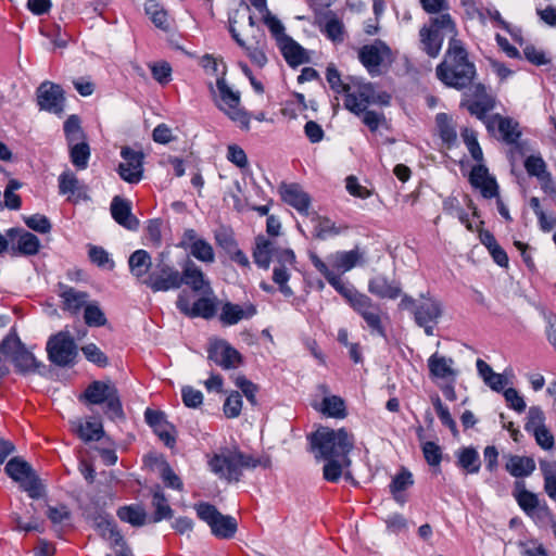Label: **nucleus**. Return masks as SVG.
Masks as SVG:
<instances>
[{
	"instance_id": "obj_15",
	"label": "nucleus",
	"mask_w": 556,
	"mask_h": 556,
	"mask_svg": "<svg viewBox=\"0 0 556 556\" xmlns=\"http://www.w3.org/2000/svg\"><path fill=\"white\" fill-rule=\"evenodd\" d=\"M442 315L441 304L432 299L421 296L418 305L414 308V318L419 327L425 329L428 336L433 334L434 325Z\"/></svg>"
},
{
	"instance_id": "obj_53",
	"label": "nucleus",
	"mask_w": 556,
	"mask_h": 556,
	"mask_svg": "<svg viewBox=\"0 0 556 556\" xmlns=\"http://www.w3.org/2000/svg\"><path fill=\"white\" fill-rule=\"evenodd\" d=\"M81 351L89 362L100 367H105L109 363L105 354L93 343L83 346Z\"/></svg>"
},
{
	"instance_id": "obj_21",
	"label": "nucleus",
	"mask_w": 556,
	"mask_h": 556,
	"mask_svg": "<svg viewBox=\"0 0 556 556\" xmlns=\"http://www.w3.org/2000/svg\"><path fill=\"white\" fill-rule=\"evenodd\" d=\"M182 283L188 285L194 292L201 295H212L213 290L210 281L205 278L203 271L192 261H188L182 268Z\"/></svg>"
},
{
	"instance_id": "obj_17",
	"label": "nucleus",
	"mask_w": 556,
	"mask_h": 556,
	"mask_svg": "<svg viewBox=\"0 0 556 556\" xmlns=\"http://www.w3.org/2000/svg\"><path fill=\"white\" fill-rule=\"evenodd\" d=\"M390 48L379 40L362 47L358 51L362 64L370 74L379 73V66L390 59Z\"/></svg>"
},
{
	"instance_id": "obj_27",
	"label": "nucleus",
	"mask_w": 556,
	"mask_h": 556,
	"mask_svg": "<svg viewBox=\"0 0 556 556\" xmlns=\"http://www.w3.org/2000/svg\"><path fill=\"white\" fill-rule=\"evenodd\" d=\"M112 217L122 226L128 229H136L139 225L138 219L131 214L130 203L116 195L111 203Z\"/></svg>"
},
{
	"instance_id": "obj_18",
	"label": "nucleus",
	"mask_w": 556,
	"mask_h": 556,
	"mask_svg": "<svg viewBox=\"0 0 556 556\" xmlns=\"http://www.w3.org/2000/svg\"><path fill=\"white\" fill-rule=\"evenodd\" d=\"M37 102L41 110L59 114L63 111V90L50 81L42 83L37 89Z\"/></svg>"
},
{
	"instance_id": "obj_9",
	"label": "nucleus",
	"mask_w": 556,
	"mask_h": 556,
	"mask_svg": "<svg viewBox=\"0 0 556 556\" xmlns=\"http://www.w3.org/2000/svg\"><path fill=\"white\" fill-rule=\"evenodd\" d=\"M4 470L9 477L21 484L31 498H39L43 495V485L28 463L14 457L8 462Z\"/></svg>"
},
{
	"instance_id": "obj_61",
	"label": "nucleus",
	"mask_w": 556,
	"mask_h": 556,
	"mask_svg": "<svg viewBox=\"0 0 556 556\" xmlns=\"http://www.w3.org/2000/svg\"><path fill=\"white\" fill-rule=\"evenodd\" d=\"M273 280L279 285V290L281 293H283L286 296L292 295L291 288L287 285V281L289 280V274L287 270V267L285 266H278L274 268L273 273Z\"/></svg>"
},
{
	"instance_id": "obj_52",
	"label": "nucleus",
	"mask_w": 556,
	"mask_h": 556,
	"mask_svg": "<svg viewBox=\"0 0 556 556\" xmlns=\"http://www.w3.org/2000/svg\"><path fill=\"white\" fill-rule=\"evenodd\" d=\"M343 24L336 16H330L327 18L323 31L327 35L329 39L332 41H342L343 40Z\"/></svg>"
},
{
	"instance_id": "obj_46",
	"label": "nucleus",
	"mask_w": 556,
	"mask_h": 556,
	"mask_svg": "<svg viewBox=\"0 0 556 556\" xmlns=\"http://www.w3.org/2000/svg\"><path fill=\"white\" fill-rule=\"evenodd\" d=\"M326 78L331 89L337 93L343 92L346 97L348 92L352 89V84H345L341 80L340 73L333 64L328 65Z\"/></svg>"
},
{
	"instance_id": "obj_57",
	"label": "nucleus",
	"mask_w": 556,
	"mask_h": 556,
	"mask_svg": "<svg viewBox=\"0 0 556 556\" xmlns=\"http://www.w3.org/2000/svg\"><path fill=\"white\" fill-rule=\"evenodd\" d=\"M314 220L316 223L314 226V236L317 239L323 240L329 233L337 235L339 232L334 224L328 218L315 217Z\"/></svg>"
},
{
	"instance_id": "obj_3",
	"label": "nucleus",
	"mask_w": 556,
	"mask_h": 556,
	"mask_svg": "<svg viewBox=\"0 0 556 556\" xmlns=\"http://www.w3.org/2000/svg\"><path fill=\"white\" fill-rule=\"evenodd\" d=\"M200 64L207 74L217 76L216 85L219 92L217 105L219 109L240 127L248 129L250 125V117L248 113L240 108V96L238 92L230 89L224 78L226 74V65L210 54L202 56Z\"/></svg>"
},
{
	"instance_id": "obj_47",
	"label": "nucleus",
	"mask_w": 556,
	"mask_h": 556,
	"mask_svg": "<svg viewBox=\"0 0 556 556\" xmlns=\"http://www.w3.org/2000/svg\"><path fill=\"white\" fill-rule=\"evenodd\" d=\"M70 154L72 163L76 167L80 169L86 168L88 159L90 156V150L87 142L79 144L75 143V146L70 147Z\"/></svg>"
},
{
	"instance_id": "obj_44",
	"label": "nucleus",
	"mask_w": 556,
	"mask_h": 556,
	"mask_svg": "<svg viewBox=\"0 0 556 556\" xmlns=\"http://www.w3.org/2000/svg\"><path fill=\"white\" fill-rule=\"evenodd\" d=\"M152 506L155 509L154 521H160L163 518L172 517L173 510L167 504V500L161 491L160 486H156L153 492Z\"/></svg>"
},
{
	"instance_id": "obj_29",
	"label": "nucleus",
	"mask_w": 556,
	"mask_h": 556,
	"mask_svg": "<svg viewBox=\"0 0 556 556\" xmlns=\"http://www.w3.org/2000/svg\"><path fill=\"white\" fill-rule=\"evenodd\" d=\"M454 361L438 353L432 354L428 359L430 376L438 379L454 380L457 370L453 368Z\"/></svg>"
},
{
	"instance_id": "obj_25",
	"label": "nucleus",
	"mask_w": 556,
	"mask_h": 556,
	"mask_svg": "<svg viewBox=\"0 0 556 556\" xmlns=\"http://www.w3.org/2000/svg\"><path fill=\"white\" fill-rule=\"evenodd\" d=\"M59 295L63 300V309L72 314H77L81 307L89 303V294L87 292L65 285H59Z\"/></svg>"
},
{
	"instance_id": "obj_12",
	"label": "nucleus",
	"mask_w": 556,
	"mask_h": 556,
	"mask_svg": "<svg viewBox=\"0 0 556 556\" xmlns=\"http://www.w3.org/2000/svg\"><path fill=\"white\" fill-rule=\"evenodd\" d=\"M181 285L182 277L180 271L162 260L154 264L150 276L146 280V286L153 292L179 289Z\"/></svg>"
},
{
	"instance_id": "obj_34",
	"label": "nucleus",
	"mask_w": 556,
	"mask_h": 556,
	"mask_svg": "<svg viewBox=\"0 0 556 556\" xmlns=\"http://www.w3.org/2000/svg\"><path fill=\"white\" fill-rule=\"evenodd\" d=\"M506 470L516 478L530 476L535 469V463L531 457L510 455L505 465Z\"/></svg>"
},
{
	"instance_id": "obj_31",
	"label": "nucleus",
	"mask_w": 556,
	"mask_h": 556,
	"mask_svg": "<svg viewBox=\"0 0 556 556\" xmlns=\"http://www.w3.org/2000/svg\"><path fill=\"white\" fill-rule=\"evenodd\" d=\"M7 237L11 240H14L16 237H18L17 249L23 254L34 255L39 251V239L28 231L11 228L7 231Z\"/></svg>"
},
{
	"instance_id": "obj_13",
	"label": "nucleus",
	"mask_w": 556,
	"mask_h": 556,
	"mask_svg": "<svg viewBox=\"0 0 556 556\" xmlns=\"http://www.w3.org/2000/svg\"><path fill=\"white\" fill-rule=\"evenodd\" d=\"M351 307L362 316L372 331L386 337V329L382 320L383 318H387V314L378 303H375L368 295L362 293L353 301Z\"/></svg>"
},
{
	"instance_id": "obj_1",
	"label": "nucleus",
	"mask_w": 556,
	"mask_h": 556,
	"mask_svg": "<svg viewBox=\"0 0 556 556\" xmlns=\"http://www.w3.org/2000/svg\"><path fill=\"white\" fill-rule=\"evenodd\" d=\"M308 439L315 457L327 462L324 466V478L330 482L338 481L342 470L351 465L349 454L355 444L353 433L344 428L333 430L320 427Z\"/></svg>"
},
{
	"instance_id": "obj_58",
	"label": "nucleus",
	"mask_w": 556,
	"mask_h": 556,
	"mask_svg": "<svg viewBox=\"0 0 556 556\" xmlns=\"http://www.w3.org/2000/svg\"><path fill=\"white\" fill-rule=\"evenodd\" d=\"M21 187L16 180H10L4 190V203L5 206L11 210H17L21 207V198L14 191Z\"/></svg>"
},
{
	"instance_id": "obj_37",
	"label": "nucleus",
	"mask_w": 556,
	"mask_h": 556,
	"mask_svg": "<svg viewBox=\"0 0 556 556\" xmlns=\"http://www.w3.org/2000/svg\"><path fill=\"white\" fill-rule=\"evenodd\" d=\"M117 516L121 520L130 523L134 527H141L146 523V510L138 505H130L121 507L117 510Z\"/></svg>"
},
{
	"instance_id": "obj_23",
	"label": "nucleus",
	"mask_w": 556,
	"mask_h": 556,
	"mask_svg": "<svg viewBox=\"0 0 556 556\" xmlns=\"http://www.w3.org/2000/svg\"><path fill=\"white\" fill-rule=\"evenodd\" d=\"M282 200L300 213L308 214L311 199L298 184H282L279 188Z\"/></svg>"
},
{
	"instance_id": "obj_50",
	"label": "nucleus",
	"mask_w": 556,
	"mask_h": 556,
	"mask_svg": "<svg viewBox=\"0 0 556 556\" xmlns=\"http://www.w3.org/2000/svg\"><path fill=\"white\" fill-rule=\"evenodd\" d=\"M77 431L79 437L85 441L99 440L103 433L102 425L97 421L80 424Z\"/></svg>"
},
{
	"instance_id": "obj_38",
	"label": "nucleus",
	"mask_w": 556,
	"mask_h": 556,
	"mask_svg": "<svg viewBox=\"0 0 556 556\" xmlns=\"http://www.w3.org/2000/svg\"><path fill=\"white\" fill-rule=\"evenodd\" d=\"M96 527H97L99 534L103 539L110 541L114 545L123 544V536L116 529L114 521L105 519V518H100L96 522Z\"/></svg>"
},
{
	"instance_id": "obj_41",
	"label": "nucleus",
	"mask_w": 556,
	"mask_h": 556,
	"mask_svg": "<svg viewBox=\"0 0 556 556\" xmlns=\"http://www.w3.org/2000/svg\"><path fill=\"white\" fill-rule=\"evenodd\" d=\"M84 319L89 327H102L106 325V317L97 302H90L85 306Z\"/></svg>"
},
{
	"instance_id": "obj_28",
	"label": "nucleus",
	"mask_w": 556,
	"mask_h": 556,
	"mask_svg": "<svg viewBox=\"0 0 556 556\" xmlns=\"http://www.w3.org/2000/svg\"><path fill=\"white\" fill-rule=\"evenodd\" d=\"M368 291L380 299H396L401 294V286L395 280L378 275L369 280Z\"/></svg>"
},
{
	"instance_id": "obj_40",
	"label": "nucleus",
	"mask_w": 556,
	"mask_h": 556,
	"mask_svg": "<svg viewBox=\"0 0 556 556\" xmlns=\"http://www.w3.org/2000/svg\"><path fill=\"white\" fill-rule=\"evenodd\" d=\"M320 410L334 418H344L346 416L344 401L337 395L325 396Z\"/></svg>"
},
{
	"instance_id": "obj_33",
	"label": "nucleus",
	"mask_w": 556,
	"mask_h": 556,
	"mask_svg": "<svg viewBox=\"0 0 556 556\" xmlns=\"http://www.w3.org/2000/svg\"><path fill=\"white\" fill-rule=\"evenodd\" d=\"M435 125L440 138L446 149H451L457 140L456 126L447 114L440 113L435 116Z\"/></svg>"
},
{
	"instance_id": "obj_22",
	"label": "nucleus",
	"mask_w": 556,
	"mask_h": 556,
	"mask_svg": "<svg viewBox=\"0 0 556 556\" xmlns=\"http://www.w3.org/2000/svg\"><path fill=\"white\" fill-rule=\"evenodd\" d=\"M256 307L252 303H244L243 305L226 302L219 315V320L225 326L238 324L242 319H250L256 314Z\"/></svg>"
},
{
	"instance_id": "obj_35",
	"label": "nucleus",
	"mask_w": 556,
	"mask_h": 556,
	"mask_svg": "<svg viewBox=\"0 0 556 556\" xmlns=\"http://www.w3.org/2000/svg\"><path fill=\"white\" fill-rule=\"evenodd\" d=\"M275 247L270 240L258 236L256 238L255 248L253 251V258L257 266L267 269L270 261L274 258Z\"/></svg>"
},
{
	"instance_id": "obj_30",
	"label": "nucleus",
	"mask_w": 556,
	"mask_h": 556,
	"mask_svg": "<svg viewBox=\"0 0 556 556\" xmlns=\"http://www.w3.org/2000/svg\"><path fill=\"white\" fill-rule=\"evenodd\" d=\"M229 31L231 33L236 42L245 50V53L251 62L258 67H264L267 63V56L265 54V39L263 38V41L257 40L255 46H249L243 39L240 38L239 34L232 25H230Z\"/></svg>"
},
{
	"instance_id": "obj_6",
	"label": "nucleus",
	"mask_w": 556,
	"mask_h": 556,
	"mask_svg": "<svg viewBox=\"0 0 556 556\" xmlns=\"http://www.w3.org/2000/svg\"><path fill=\"white\" fill-rule=\"evenodd\" d=\"M352 89L344 99V108L355 115L359 116L369 104L387 105L390 96L387 92H377L371 83L361 80L352 81Z\"/></svg>"
},
{
	"instance_id": "obj_8",
	"label": "nucleus",
	"mask_w": 556,
	"mask_h": 556,
	"mask_svg": "<svg viewBox=\"0 0 556 556\" xmlns=\"http://www.w3.org/2000/svg\"><path fill=\"white\" fill-rule=\"evenodd\" d=\"M0 353L13 363L18 374H33L39 367L33 353L25 348L15 332L8 334L1 341Z\"/></svg>"
},
{
	"instance_id": "obj_16",
	"label": "nucleus",
	"mask_w": 556,
	"mask_h": 556,
	"mask_svg": "<svg viewBox=\"0 0 556 556\" xmlns=\"http://www.w3.org/2000/svg\"><path fill=\"white\" fill-rule=\"evenodd\" d=\"M121 155L123 162L119 163L117 169L121 178L129 184H138L143 173V153L125 147L122 149Z\"/></svg>"
},
{
	"instance_id": "obj_54",
	"label": "nucleus",
	"mask_w": 556,
	"mask_h": 556,
	"mask_svg": "<svg viewBox=\"0 0 556 556\" xmlns=\"http://www.w3.org/2000/svg\"><path fill=\"white\" fill-rule=\"evenodd\" d=\"M153 78L161 85L170 81L172 67L167 62L153 63L150 65Z\"/></svg>"
},
{
	"instance_id": "obj_63",
	"label": "nucleus",
	"mask_w": 556,
	"mask_h": 556,
	"mask_svg": "<svg viewBox=\"0 0 556 556\" xmlns=\"http://www.w3.org/2000/svg\"><path fill=\"white\" fill-rule=\"evenodd\" d=\"M184 404L188 407L197 408L203 402V394L201 391L193 389L192 387H185L181 390Z\"/></svg>"
},
{
	"instance_id": "obj_56",
	"label": "nucleus",
	"mask_w": 556,
	"mask_h": 556,
	"mask_svg": "<svg viewBox=\"0 0 556 556\" xmlns=\"http://www.w3.org/2000/svg\"><path fill=\"white\" fill-rule=\"evenodd\" d=\"M89 257L92 263L100 267L112 269L114 262L109 257L108 252L100 247H91L89 250Z\"/></svg>"
},
{
	"instance_id": "obj_51",
	"label": "nucleus",
	"mask_w": 556,
	"mask_h": 556,
	"mask_svg": "<svg viewBox=\"0 0 556 556\" xmlns=\"http://www.w3.org/2000/svg\"><path fill=\"white\" fill-rule=\"evenodd\" d=\"M263 21L271 35L275 37L277 43L282 40V37H288V35L285 33V26L282 23L276 16H274L269 10H266V13H264Z\"/></svg>"
},
{
	"instance_id": "obj_20",
	"label": "nucleus",
	"mask_w": 556,
	"mask_h": 556,
	"mask_svg": "<svg viewBox=\"0 0 556 556\" xmlns=\"http://www.w3.org/2000/svg\"><path fill=\"white\" fill-rule=\"evenodd\" d=\"M513 495L520 508L532 518L539 517L541 514H546L548 511L546 505H540L538 495L526 489L523 481L515 482Z\"/></svg>"
},
{
	"instance_id": "obj_48",
	"label": "nucleus",
	"mask_w": 556,
	"mask_h": 556,
	"mask_svg": "<svg viewBox=\"0 0 556 556\" xmlns=\"http://www.w3.org/2000/svg\"><path fill=\"white\" fill-rule=\"evenodd\" d=\"M192 256L203 263H213L215 261V254L213 247L205 239H202L190 250Z\"/></svg>"
},
{
	"instance_id": "obj_62",
	"label": "nucleus",
	"mask_w": 556,
	"mask_h": 556,
	"mask_svg": "<svg viewBox=\"0 0 556 556\" xmlns=\"http://www.w3.org/2000/svg\"><path fill=\"white\" fill-rule=\"evenodd\" d=\"M525 167L529 175L535 176L536 178L547 172L546 164L543 159L535 155L527 157L525 161Z\"/></svg>"
},
{
	"instance_id": "obj_59",
	"label": "nucleus",
	"mask_w": 556,
	"mask_h": 556,
	"mask_svg": "<svg viewBox=\"0 0 556 556\" xmlns=\"http://www.w3.org/2000/svg\"><path fill=\"white\" fill-rule=\"evenodd\" d=\"M242 407L241 395L238 392H233L228 395L224 404V413L228 418H235L240 415Z\"/></svg>"
},
{
	"instance_id": "obj_32",
	"label": "nucleus",
	"mask_w": 556,
	"mask_h": 556,
	"mask_svg": "<svg viewBox=\"0 0 556 556\" xmlns=\"http://www.w3.org/2000/svg\"><path fill=\"white\" fill-rule=\"evenodd\" d=\"M277 45L289 65L298 66L307 61L305 50L290 36L282 37V40Z\"/></svg>"
},
{
	"instance_id": "obj_5",
	"label": "nucleus",
	"mask_w": 556,
	"mask_h": 556,
	"mask_svg": "<svg viewBox=\"0 0 556 556\" xmlns=\"http://www.w3.org/2000/svg\"><path fill=\"white\" fill-rule=\"evenodd\" d=\"M211 470L219 478L228 481H238L242 468H255L258 460L238 450H225L215 454L208 462Z\"/></svg>"
},
{
	"instance_id": "obj_14",
	"label": "nucleus",
	"mask_w": 556,
	"mask_h": 556,
	"mask_svg": "<svg viewBox=\"0 0 556 556\" xmlns=\"http://www.w3.org/2000/svg\"><path fill=\"white\" fill-rule=\"evenodd\" d=\"M207 354V358L223 369L237 368L242 363L241 354L225 340H211Z\"/></svg>"
},
{
	"instance_id": "obj_10",
	"label": "nucleus",
	"mask_w": 556,
	"mask_h": 556,
	"mask_svg": "<svg viewBox=\"0 0 556 556\" xmlns=\"http://www.w3.org/2000/svg\"><path fill=\"white\" fill-rule=\"evenodd\" d=\"M198 517L205 521L217 538L230 539L237 531V521L231 516L220 514L215 506L208 503L195 505Z\"/></svg>"
},
{
	"instance_id": "obj_42",
	"label": "nucleus",
	"mask_w": 556,
	"mask_h": 556,
	"mask_svg": "<svg viewBox=\"0 0 556 556\" xmlns=\"http://www.w3.org/2000/svg\"><path fill=\"white\" fill-rule=\"evenodd\" d=\"M59 190L62 194L70 193L71 195L80 197L81 194V186L79 180L72 172H64L59 177Z\"/></svg>"
},
{
	"instance_id": "obj_2",
	"label": "nucleus",
	"mask_w": 556,
	"mask_h": 556,
	"mask_svg": "<svg viewBox=\"0 0 556 556\" xmlns=\"http://www.w3.org/2000/svg\"><path fill=\"white\" fill-rule=\"evenodd\" d=\"M437 77L446 86L464 89L476 75V67L468 59V52L457 38H450L443 61L437 66Z\"/></svg>"
},
{
	"instance_id": "obj_11",
	"label": "nucleus",
	"mask_w": 556,
	"mask_h": 556,
	"mask_svg": "<svg viewBox=\"0 0 556 556\" xmlns=\"http://www.w3.org/2000/svg\"><path fill=\"white\" fill-rule=\"evenodd\" d=\"M47 353L50 362L65 367L71 365L77 356V346L72 336L66 331H60L49 338Z\"/></svg>"
},
{
	"instance_id": "obj_49",
	"label": "nucleus",
	"mask_w": 556,
	"mask_h": 556,
	"mask_svg": "<svg viewBox=\"0 0 556 556\" xmlns=\"http://www.w3.org/2000/svg\"><path fill=\"white\" fill-rule=\"evenodd\" d=\"M146 11L151 16L152 22L159 28L166 29L168 27L167 14L154 1L146 3Z\"/></svg>"
},
{
	"instance_id": "obj_19",
	"label": "nucleus",
	"mask_w": 556,
	"mask_h": 556,
	"mask_svg": "<svg viewBox=\"0 0 556 556\" xmlns=\"http://www.w3.org/2000/svg\"><path fill=\"white\" fill-rule=\"evenodd\" d=\"M309 260L315 268L327 279V281L348 301L350 305L357 299L362 293L356 291L354 288L346 286L337 275L333 274L323 262L316 253L309 254Z\"/></svg>"
},
{
	"instance_id": "obj_64",
	"label": "nucleus",
	"mask_w": 556,
	"mask_h": 556,
	"mask_svg": "<svg viewBox=\"0 0 556 556\" xmlns=\"http://www.w3.org/2000/svg\"><path fill=\"white\" fill-rule=\"evenodd\" d=\"M25 223L30 229L41 232V233L49 232V230L51 228V224H50L49 219L46 216L40 215V214H35L33 216L27 217L25 219Z\"/></svg>"
},
{
	"instance_id": "obj_45",
	"label": "nucleus",
	"mask_w": 556,
	"mask_h": 556,
	"mask_svg": "<svg viewBox=\"0 0 556 556\" xmlns=\"http://www.w3.org/2000/svg\"><path fill=\"white\" fill-rule=\"evenodd\" d=\"M216 313V306L214 300L210 295H202L193 303L192 317H203L210 319L214 317Z\"/></svg>"
},
{
	"instance_id": "obj_26",
	"label": "nucleus",
	"mask_w": 556,
	"mask_h": 556,
	"mask_svg": "<svg viewBox=\"0 0 556 556\" xmlns=\"http://www.w3.org/2000/svg\"><path fill=\"white\" fill-rule=\"evenodd\" d=\"M128 265L130 273L138 279V281L146 285V280L150 276L154 266L150 254L144 250H137L129 256Z\"/></svg>"
},
{
	"instance_id": "obj_7",
	"label": "nucleus",
	"mask_w": 556,
	"mask_h": 556,
	"mask_svg": "<svg viewBox=\"0 0 556 556\" xmlns=\"http://www.w3.org/2000/svg\"><path fill=\"white\" fill-rule=\"evenodd\" d=\"M83 397L89 404H104V414L111 419L122 418L124 415L118 391L111 382H91L86 388Z\"/></svg>"
},
{
	"instance_id": "obj_60",
	"label": "nucleus",
	"mask_w": 556,
	"mask_h": 556,
	"mask_svg": "<svg viewBox=\"0 0 556 556\" xmlns=\"http://www.w3.org/2000/svg\"><path fill=\"white\" fill-rule=\"evenodd\" d=\"M236 386L242 391L247 400L255 405L256 404V391L257 387L244 376H238L235 380Z\"/></svg>"
},
{
	"instance_id": "obj_24",
	"label": "nucleus",
	"mask_w": 556,
	"mask_h": 556,
	"mask_svg": "<svg viewBox=\"0 0 556 556\" xmlns=\"http://www.w3.org/2000/svg\"><path fill=\"white\" fill-rule=\"evenodd\" d=\"M485 126L490 131L497 129L502 135L503 140L507 143H514L520 137L518 124L511 118L502 117L498 114L490 116L485 121Z\"/></svg>"
},
{
	"instance_id": "obj_55",
	"label": "nucleus",
	"mask_w": 556,
	"mask_h": 556,
	"mask_svg": "<svg viewBox=\"0 0 556 556\" xmlns=\"http://www.w3.org/2000/svg\"><path fill=\"white\" fill-rule=\"evenodd\" d=\"M422 453L425 459L430 466H439L442 459V451L441 447L431 441L425 442L422 444Z\"/></svg>"
},
{
	"instance_id": "obj_43",
	"label": "nucleus",
	"mask_w": 556,
	"mask_h": 556,
	"mask_svg": "<svg viewBox=\"0 0 556 556\" xmlns=\"http://www.w3.org/2000/svg\"><path fill=\"white\" fill-rule=\"evenodd\" d=\"M413 483V476L409 471L403 469L399 475H396L390 484V489L395 501L403 503L404 498L400 493L409 488Z\"/></svg>"
},
{
	"instance_id": "obj_4",
	"label": "nucleus",
	"mask_w": 556,
	"mask_h": 556,
	"mask_svg": "<svg viewBox=\"0 0 556 556\" xmlns=\"http://www.w3.org/2000/svg\"><path fill=\"white\" fill-rule=\"evenodd\" d=\"M445 36L456 38L457 27L450 13L431 16L419 29L420 49L430 58H437L442 49Z\"/></svg>"
},
{
	"instance_id": "obj_39",
	"label": "nucleus",
	"mask_w": 556,
	"mask_h": 556,
	"mask_svg": "<svg viewBox=\"0 0 556 556\" xmlns=\"http://www.w3.org/2000/svg\"><path fill=\"white\" fill-rule=\"evenodd\" d=\"M458 465L468 473H476L480 468V458L472 447H465L459 451Z\"/></svg>"
},
{
	"instance_id": "obj_36",
	"label": "nucleus",
	"mask_w": 556,
	"mask_h": 556,
	"mask_svg": "<svg viewBox=\"0 0 556 556\" xmlns=\"http://www.w3.org/2000/svg\"><path fill=\"white\" fill-rule=\"evenodd\" d=\"M361 258L362 254L358 250L337 252L328 257L331 266L341 273L352 269Z\"/></svg>"
}]
</instances>
